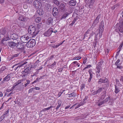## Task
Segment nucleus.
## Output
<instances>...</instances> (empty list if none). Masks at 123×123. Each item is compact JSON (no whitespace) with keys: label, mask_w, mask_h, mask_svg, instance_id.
<instances>
[{"label":"nucleus","mask_w":123,"mask_h":123,"mask_svg":"<svg viewBox=\"0 0 123 123\" xmlns=\"http://www.w3.org/2000/svg\"><path fill=\"white\" fill-rule=\"evenodd\" d=\"M76 2L73 0H71L69 1V4L71 6H74L76 4Z\"/></svg>","instance_id":"nucleus-17"},{"label":"nucleus","mask_w":123,"mask_h":123,"mask_svg":"<svg viewBox=\"0 0 123 123\" xmlns=\"http://www.w3.org/2000/svg\"><path fill=\"white\" fill-rule=\"evenodd\" d=\"M85 86L84 85H82L81 86V89H82L83 88H84Z\"/></svg>","instance_id":"nucleus-64"},{"label":"nucleus","mask_w":123,"mask_h":123,"mask_svg":"<svg viewBox=\"0 0 123 123\" xmlns=\"http://www.w3.org/2000/svg\"><path fill=\"white\" fill-rule=\"evenodd\" d=\"M123 42L121 43L120 46L119 47V49H120L123 46Z\"/></svg>","instance_id":"nucleus-61"},{"label":"nucleus","mask_w":123,"mask_h":123,"mask_svg":"<svg viewBox=\"0 0 123 123\" xmlns=\"http://www.w3.org/2000/svg\"><path fill=\"white\" fill-rule=\"evenodd\" d=\"M5 116L4 115H2L0 117V122L2 121L4 118Z\"/></svg>","instance_id":"nucleus-51"},{"label":"nucleus","mask_w":123,"mask_h":123,"mask_svg":"<svg viewBox=\"0 0 123 123\" xmlns=\"http://www.w3.org/2000/svg\"><path fill=\"white\" fill-rule=\"evenodd\" d=\"M35 67L34 65H32L31 68L28 67L25 69L24 71H23L22 72V77L24 78L27 76L30 73V70L31 68H33Z\"/></svg>","instance_id":"nucleus-2"},{"label":"nucleus","mask_w":123,"mask_h":123,"mask_svg":"<svg viewBox=\"0 0 123 123\" xmlns=\"http://www.w3.org/2000/svg\"><path fill=\"white\" fill-rule=\"evenodd\" d=\"M69 13L67 12H65L62 16V17L61 18V19H63L65 18H66L69 15Z\"/></svg>","instance_id":"nucleus-22"},{"label":"nucleus","mask_w":123,"mask_h":123,"mask_svg":"<svg viewBox=\"0 0 123 123\" xmlns=\"http://www.w3.org/2000/svg\"><path fill=\"white\" fill-rule=\"evenodd\" d=\"M91 66H92L91 65H87V67H86L85 68H84V69H83V70H84L86 68H89L90 67H91Z\"/></svg>","instance_id":"nucleus-53"},{"label":"nucleus","mask_w":123,"mask_h":123,"mask_svg":"<svg viewBox=\"0 0 123 123\" xmlns=\"http://www.w3.org/2000/svg\"><path fill=\"white\" fill-rule=\"evenodd\" d=\"M56 64V62H54V63L51 65V67L52 68Z\"/></svg>","instance_id":"nucleus-59"},{"label":"nucleus","mask_w":123,"mask_h":123,"mask_svg":"<svg viewBox=\"0 0 123 123\" xmlns=\"http://www.w3.org/2000/svg\"><path fill=\"white\" fill-rule=\"evenodd\" d=\"M120 61L119 59H118L115 63V65H118V63L120 62Z\"/></svg>","instance_id":"nucleus-50"},{"label":"nucleus","mask_w":123,"mask_h":123,"mask_svg":"<svg viewBox=\"0 0 123 123\" xmlns=\"http://www.w3.org/2000/svg\"><path fill=\"white\" fill-rule=\"evenodd\" d=\"M98 84L99 82L102 83H106L107 84H108V79L105 78L104 79H102V78H100L98 81Z\"/></svg>","instance_id":"nucleus-12"},{"label":"nucleus","mask_w":123,"mask_h":123,"mask_svg":"<svg viewBox=\"0 0 123 123\" xmlns=\"http://www.w3.org/2000/svg\"><path fill=\"white\" fill-rule=\"evenodd\" d=\"M116 66H117V68H118L120 69H121L122 68V66H121L119 65V64H118V65Z\"/></svg>","instance_id":"nucleus-52"},{"label":"nucleus","mask_w":123,"mask_h":123,"mask_svg":"<svg viewBox=\"0 0 123 123\" xmlns=\"http://www.w3.org/2000/svg\"><path fill=\"white\" fill-rule=\"evenodd\" d=\"M120 80L122 82V83H123V76H121Z\"/></svg>","instance_id":"nucleus-56"},{"label":"nucleus","mask_w":123,"mask_h":123,"mask_svg":"<svg viewBox=\"0 0 123 123\" xmlns=\"http://www.w3.org/2000/svg\"><path fill=\"white\" fill-rule=\"evenodd\" d=\"M10 79V76L9 75H8L4 79L3 81H4L5 80L8 81Z\"/></svg>","instance_id":"nucleus-30"},{"label":"nucleus","mask_w":123,"mask_h":123,"mask_svg":"<svg viewBox=\"0 0 123 123\" xmlns=\"http://www.w3.org/2000/svg\"><path fill=\"white\" fill-rule=\"evenodd\" d=\"M8 44L10 47L13 48L16 47V43L12 42H9L8 43Z\"/></svg>","instance_id":"nucleus-11"},{"label":"nucleus","mask_w":123,"mask_h":123,"mask_svg":"<svg viewBox=\"0 0 123 123\" xmlns=\"http://www.w3.org/2000/svg\"><path fill=\"white\" fill-rule=\"evenodd\" d=\"M6 69V68L5 66H2L1 67V68H0V70L1 71H2V72L3 71H4V70Z\"/></svg>","instance_id":"nucleus-46"},{"label":"nucleus","mask_w":123,"mask_h":123,"mask_svg":"<svg viewBox=\"0 0 123 123\" xmlns=\"http://www.w3.org/2000/svg\"><path fill=\"white\" fill-rule=\"evenodd\" d=\"M20 54V53H18V54H15L14 55H13L12 56V57L13 58L14 57H17Z\"/></svg>","instance_id":"nucleus-39"},{"label":"nucleus","mask_w":123,"mask_h":123,"mask_svg":"<svg viewBox=\"0 0 123 123\" xmlns=\"http://www.w3.org/2000/svg\"><path fill=\"white\" fill-rule=\"evenodd\" d=\"M120 91V90L118 87L116 85H115V92L116 93H117Z\"/></svg>","instance_id":"nucleus-29"},{"label":"nucleus","mask_w":123,"mask_h":123,"mask_svg":"<svg viewBox=\"0 0 123 123\" xmlns=\"http://www.w3.org/2000/svg\"><path fill=\"white\" fill-rule=\"evenodd\" d=\"M53 107V106H50L48 107L47 108H44V109H43L42 110V111H47V110H49V109H50V108H52Z\"/></svg>","instance_id":"nucleus-38"},{"label":"nucleus","mask_w":123,"mask_h":123,"mask_svg":"<svg viewBox=\"0 0 123 123\" xmlns=\"http://www.w3.org/2000/svg\"><path fill=\"white\" fill-rule=\"evenodd\" d=\"M93 91H92L91 92V93L93 95H95L98 94L96 92V91H95L93 92Z\"/></svg>","instance_id":"nucleus-48"},{"label":"nucleus","mask_w":123,"mask_h":123,"mask_svg":"<svg viewBox=\"0 0 123 123\" xmlns=\"http://www.w3.org/2000/svg\"><path fill=\"white\" fill-rule=\"evenodd\" d=\"M97 35H98V34H95V35H94V38L93 39H94V40H95L96 41L97 40Z\"/></svg>","instance_id":"nucleus-49"},{"label":"nucleus","mask_w":123,"mask_h":123,"mask_svg":"<svg viewBox=\"0 0 123 123\" xmlns=\"http://www.w3.org/2000/svg\"><path fill=\"white\" fill-rule=\"evenodd\" d=\"M110 98L109 97L106 98L105 100H103V102L105 103L107 102L108 101Z\"/></svg>","instance_id":"nucleus-42"},{"label":"nucleus","mask_w":123,"mask_h":123,"mask_svg":"<svg viewBox=\"0 0 123 123\" xmlns=\"http://www.w3.org/2000/svg\"><path fill=\"white\" fill-rule=\"evenodd\" d=\"M88 72H89L90 74V77L89 79L88 80V81L89 82H90L91 80V79L92 78L93 72L91 71V70H89Z\"/></svg>","instance_id":"nucleus-19"},{"label":"nucleus","mask_w":123,"mask_h":123,"mask_svg":"<svg viewBox=\"0 0 123 123\" xmlns=\"http://www.w3.org/2000/svg\"><path fill=\"white\" fill-rule=\"evenodd\" d=\"M67 4L63 3H61L59 5L58 7V9L62 12H64L66 10V6Z\"/></svg>","instance_id":"nucleus-7"},{"label":"nucleus","mask_w":123,"mask_h":123,"mask_svg":"<svg viewBox=\"0 0 123 123\" xmlns=\"http://www.w3.org/2000/svg\"><path fill=\"white\" fill-rule=\"evenodd\" d=\"M60 101H59L58 102V105L57 106V107L56 108V110H57L60 107L61 105V103H60Z\"/></svg>","instance_id":"nucleus-43"},{"label":"nucleus","mask_w":123,"mask_h":123,"mask_svg":"<svg viewBox=\"0 0 123 123\" xmlns=\"http://www.w3.org/2000/svg\"><path fill=\"white\" fill-rule=\"evenodd\" d=\"M104 103L103 102V101H101L100 102V103H99L98 104V105L99 106H100L101 105H102V104H104Z\"/></svg>","instance_id":"nucleus-58"},{"label":"nucleus","mask_w":123,"mask_h":123,"mask_svg":"<svg viewBox=\"0 0 123 123\" xmlns=\"http://www.w3.org/2000/svg\"><path fill=\"white\" fill-rule=\"evenodd\" d=\"M19 63H18L17 64H16L15 65H14L13 66H12V68H13L15 70H17V66L19 64Z\"/></svg>","instance_id":"nucleus-32"},{"label":"nucleus","mask_w":123,"mask_h":123,"mask_svg":"<svg viewBox=\"0 0 123 123\" xmlns=\"http://www.w3.org/2000/svg\"><path fill=\"white\" fill-rule=\"evenodd\" d=\"M11 38L13 40H16L18 38V36L15 34H11L10 35Z\"/></svg>","instance_id":"nucleus-15"},{"label":"nucleus","mask_w":123,"mask_h":123,"mask_svg":"<svg viewBox=\"0 0 123 123\" xmlns=\"http://www.w3.org/2000/svg\"><path fill=\"white\" fill-rule=\"evenodd\" d=\"M103 62H99L97 64V66L101 67V66Z\"/></svg>","instance_id":"nucleus-44"},{"label":"nucleus","mask_w":123,"mask_h":123,"mask_svg":"<svg viewBox=\"0 0 123 123\" xmlns=\"http://www.w3.org/2000/svg\"><path fill=\"white\" fill-rule=\"evenodd\" d=\"M101 67H99L97 66L96 69L97 70H96V73L97 77H98L100 76V74H99L100 72Z\"/></svg>","instance_id":"nucleus-14"},{"label":"nucleus","mask_w":123,"mask_h":123,"mask_svg":"<svg viewBox=\"0 0 123 123\" xmlns=\"http://www.w3.org/2000/svg\"><path fill=\"white\" fill-rule=\"evenodd\" d=\"M119 4H117L116 5H114V7H115V8L117 7L118 6H119Z\"/></svg>","instance_id":"nucleus-63"},{"label":"nucleus","mask_w":123,"mask_h":123,"mask_svg":"<svg viewBox=\"0 0 123 123\" xmlns=\"http://www.w3.org/2000/svg\"><path fill=\"white\" fill-rule=\"evenodd\" d=\"M38 28L39 29H41L42 28V25L41 23H40L37 24Z\"/></svg>","instance_id":"nucleus-40"},{"label":"nucleus","mask_w":123,"mask_h":123,"mask_svg":"<svg viewBox=\"0 0 123 123\" xmlns=\"http://www.w3.org/2000/svg\"><path fill=\"white\" fill-rule=\"evenodd\" d=\"M53 15L54 16H56L58 13V10L57 8L56 7H54L53 9Z\"/></svg>","instance_id":"nucleus-13"},{"label":"nucleus","mask_w":123,"mask_h":123,"mask_svg":"<svg viewBox=\"0 0 123 123\" xmlns=\"http://www.w3.org/2000/svg\"><path fill=\"white\" fill-rule=\"evenodd\" d=\"M34 90V88H32L30 89L29 90V93H30L31 92L33 91Z\"/></svg>","instance_id":"nucleus-54"},{"label":"nucleus","mask_w":123,"mask_h":123,"mask_svg":"<svg viewBox=\"0 0 123 123\" xmlns=\"http://www.w3.org/2000/svg\"><path fill=\"white\" fill-rule=\"evenodd\" d=\"M18 20L22 21H23V22H19L18 23V25L20 27H23L25 26V24L24 22L28 20V18H27L25 16H24L20 15L18 18Z\"/></svg>","instance_id":"nucleus-1"},{"label":"nucleus","mask_w":123,"mask_h":123,"mask_svg":"<svg viewBox=\"0 0 123 123\" xmlns=\"http://www.w3.org/2000/svg\"><path fill=\"white\" fill-rule=\"evenodd\" d=\"M77 105V104H74V105H73V106L71 107L70 108H71L72 107H75V108L76 109L78 108L80 106L82 105V104L81 103H80L79 104H78L77 106H75L76 105Z\"/></svg>","instance_id":"nucleus-26"},{"label":"nucleus","mask_w":123,"mask_h":123,"mask_svg":"<svg viewBox=\"0 0 123 123\" xmlns=\"http://www.w3.org/2000/svg\"><path fill=\"white\" fill-rule=\"evenodd\" d=\"M75 94H76L74 92H73L70 94H67V95H71V96H68V97H74L75 96Z\"/></svg>","instance_id":"nucleus-35"},{"label":"nucleus","mask_w":123,"mask_h":123,"mask_svg":"<svg viewBox=\"0 0 123 123\" xmlns=\"http://www.w3.org/2000/svg\"><path fill=\"white\" fill-rule=\"evenodd\" d=\"M6 30L4 29H3L1 30L0 33L4 35L6 33Z\"/></svg>","instance_id":"nucleus-33"},{"label":"nucleus","mask_w":123,"mask_h":123,"mask_svg":"<svg viewBox=\"0 0 123 123\" xmlns=\"http://www.w3.org/2000/svg\"><path fill=\"white\" fill-rule=\"evenodd\" d=\"M51 6V5H50L49 4H47L46 5V8H49Z\"/></svg>","instance_id":"nucleus-57"},{"label":"nucleus","mask_w":123,"mask_h":123,"mask_svg":"<svg viewBox=\"0 0 123 123\" xmlns=\"http://www.w3.org/2000/svg\"><path fill=\"white\" fill-rule=\"evenodd\" d=\"M34 7L37 9H39L42 6L41 2L38 0L35 1L33 3Z\"/></svg>","instance_id":"nucleus-6"},{"label":"nucleus","mask_w":123,"mask_h":123,"mask_svg":"<svg viewBox=\"0 0 123 123\" xmlns=\"http://www.w3.org/2000/svg\"><path fill=\"white\" fill-rule=\"evenodd\" d=\"M53 19L52 18H49L47 21V23L48 25H52L53 23Z\"/></svg>","instance_id":"nucleus-16"},{"label":"nucleus","mask_w":123,"mask_h":123,"mask_svg":"<svg viewBox=\"0 0 123 123\" xmlns=\"http://www.w3.org/2000/svg\"><path fill=\"white\" fill-rule=\"evenodd\" d=\"M118 29L120 32H123V26L122 25H120L118 27Z\"/></svg>","instance_id":"nucleus-28"},{"label":"nucleus","mask_w":123,"mask_h":123,"mask_svg":"<svg viewBox=\"0 0 123 123\" xmlns=\"http://www.w3.org/2000/svg\"><path fill=\"white\" fill-rule=\"evenodd\" d=\"M37 13L39 15H41L43 14L44 12L42 9H40L37 11Z\"/></svg>","instance_id":"nucleus-27"},{"label":"nucleus","mask_w":123,"mask_h":123,"mask_svg":"<svg viewBox=\"0 0 123 123\" xmlns=\"http://www.w3.org/2000/svg\"><path fill=\"white\" fill-rule=\"evenodd\" d=\"M95 0H91L90 3L91 5L92 4L95 2Z\"/></svg>","instance_id":"nucleus-62"},{"label":"nucleus","mask_w":123,"mask_h":123,"mask_svg":"<svg viewBox=\"0 0 123 123\" xmlns=\"http://www.w3.org/2000/svg\"><path fill=\"white\" fill-rule=\"evenodd\" d=\"M104 24L103 21H102L99 25V36L100 37H101L102 33L104 30Z\"/></svg>","instance_id":"nucleus-5"},{"label":"nucleus","mask_w":123,"mask_h":123,"mask_svg":"<svg viewBox=\"0 0 123 123\" xmlns=\"http://www.w3.org/2000/svg\"><path fill=\"white\" fill-rule=\"evenodd\" d=\"M53 32V28L51 27L46 32H44L43 35L45 36L49 37L51 35Z\"/></svg>","instance_id":"nucleus-8"},{"label":"nucleus","mask_w":123,"mask_h":123,"mask_svg":"<svg viewBox=\"0 0 123 123\" xmlns=\"http://www.w3.org/2000/svg\"><path fill=\"white\" fill-rule=\"evenodd\" d=\"M27 82L25 84V86L26 87L30 83V81L29 80H26Z\"/></svg>","instance_id":"nucleus-45"},{"label":"nucleus","mask_w":123,"mask_h":123,"mask_svg":"<svg viewBox=\"0 0 123 123\" xmlns=\"http://www.w3.org/2000/svg\"><path fill=\"white\" fill-rule=\"evenodd\" d=\"M35 44L36 42L35 39H30V40L28 41L26 45L28 48H32L35 45Z\"/></svg>","instance_id":"nucleus-4"},{"label":"nucleus","mask_w":123,"mask_h":123,"mask_svg":"<svg viewBox=\"0 0 123 123\" xmlns=\"http://www.w3.org/2000/svg\"><path fill=\"white\" fill-rule=\"evenodd\" d=\"M30 38L28 36H24L21 37L20 38L21 41L23 43H26L30 40Z\"/></svg>","instance_id":"nucleus-10"},{"label":"nucleus","mask_w":123,"mask_h":123,"mask_svg":"<svg viewBox=\"0 0 123 123\" xmlns=\"http://www.w3.org/2000/svg\"><path fill=\"white\" fill-rule=\"evenodd\" d=\"M104 89V88L99 87L98 89L96 90V92L97 93H100L102 91V90Z\"/></svg>","instance_id":"nucleus-31"},{"label":"nucleus","mask_w":123,"mask_h":123,"mask_svg":"<svg viewBox=\"0 0 123 123\" xmlns=\"http://www.w3.org/2000/svg\"><path fill=\"white\" fill-rule=\"evenodd\" d=\"M94 35H95V34L94 32H92V33L90 34V36L88 38H86V39L87 40L89 39L90 38H91L92 39L94 38Z\"/></svg>","instance_id":"nucleus-20"},{"label":"nucleus","mask_w":123,"mask_h":123,"mask_svg":"<svg viewBox=\"0 0 123 123\" xmlns=\"http://www.w3.org/2000/svg\"><path fill=\"white\" fill-rule=\"evenodd\" d=\"M81 58V57H80L78 56L77 57H75L73 58V59L74 60H79Z\"/></svg>","instance_id":"nucleus-47"},{"label":"nucleus","mask_w":123,"mask_h":123,"mask_svg":"<svg viewBox=\"0 0 123 123\" xmlns=\"http://www.w3.org/2000/svg\"><path fill=\"white\" fill-rule=\"evenodd\" d=\"M62 44V43H61L60 44L58 43L56 45H52V46L51 47H52L53 48H56L57 47H58L60 45Z\"/></svg>","instance_id":"nucleus-36"},{"label":"nucleus","mask_w":123,"mask_h":123,"mask_svg":"<svg viewBox=\"0 0 123 123\" xmlns=\"http://www.w3.org/2000/svg\"><path fill=\"white\" fill-rule=\"evenodd\" d=\"M26 2L29 3H31L32 2V0H26Z\"/></svg>","instance_id":"nucleus-55"},{"label":"nucleus","mask_w":123,"mask_h":123,"mask_svg":"<svg viewBox=\"0 0 123 123\" xmlns=\"http://www.w3.org/2000/svg\"><path fill=\"white\" fill-rule=\"evenodd\" d=\"M91 31H90L88 30L86 32V33L84 35V37L83 38L84 39H85L86 40H87L86 39V38H88V36L89 35V34L90 33Z\"/></svg>","instance_id":"nucleus-18"},{"label":"nucleus","mask_w":123,"mask_h":123,"mask_svg":"<svg viewBox=\"0 0 123 123\" xmlns=\"http://www.w3.org/2000/svg\"><path fill=\"white\" fill-rule=\"evenodd\" d=\"M28 32L33 37L36 36L38 33V31H36L35 27L32 26H31L29 27Z\"/></svg>","instance_id":"nucleus-3"},{"label":"nucleus","mask_w":123,"mask_h":123,"mask_svg":"<svg viewBox=\"0 0 123 123\" xmlns=\"http://www.w3.org/2000/svg\"><path fill=\"white\" fill-rule=\"evenodd\" d=\"M52 2L57 6H59L60 5V2L57 0H54Z\"/></svg>","instance_id":"nucleus-25"},{"label":"nucleus","mask_w":123,"mask_h":123,"mask_svg":"<svg viewBox=\"0 0 123 123\" xmlns=\"http://www.w3.org/2000/svg\"><path fill=\"white\" fill-rule=\"evenodd\" d=\"M9 38L8 37H7L6 38H4L1 41V43H3L5 41H7L9 39Z\"/></svg>","instance_id":"nucleus-41"},{"label":"nucleus","mask_w":123,"mask_h":123,"mask_svg":"<svg viewBox=\"0 0 123 123\" xmlns=\"http://www.w3.org/2000/svg\"><path fill=\"white\" fill-rule=\"evenodd\" d=\"M16 47L18 49H20L21 50H23L24 49V45L21 43L18 42L16 43Z\"/></svg>","instance_id":"nucleus-9"},{"label":"nucleus","mask_w":123,"mask_h":123,"mask_svg":"<svg viewBox=\"0 0 123 123\" xmlns=\"http://www.w3.org/2000/svg\"><path fill=\"white\" fill-rule=\"evenodd\" d=\"M35 21L37 22H39L41 21V18L40 17L37 18L35 19Z\"/></svg>","instance_id":"nucleus-37"},{"label":"nucleus","mask_w":123,"mask_h":123,"mask_svg":"<svg viewBox=\"0 0 123 123\" xmlns=\"http://www.w3.org/2000/svg\"><path fill=\"white\" fill-rule=\"evenodd\" d=\"M27 63V62H24L22 64H21L20 65L19 64L18 65V66H17V70H19V68L20 67H22L25 64H26Z\"/></svg>","instance_id":"nucleus-23"},{"label":"nucleus","mask_w":123,"mask_h":123,"mask_svg":"<svg viewBox=\"0 0 123 123\" xmlns=\"http://www.w3.org/2000/svg\"><path fill=\"white\" fill-rule=\"evenodd\" d=\"M24 79H23L21 80H19L17 82L16 84H15L17 86L19 84L21 83V82L23 81Z\"/></svg>","instance_id":"nucleus-34"},{"label":"nucleus","mask_w":123,"mask_h":123,"mask_svg":"<svg viewBox=\"0 0 123 123\" xmlns=\"http://www.w3.org/2000/svg\"><path fill=\"white\" fill-rule=\"evenodd\" d=\"M79 17L78 16H76V17L74 18V19L73 21L72 22V23L70 24L69 25L70 26H72L73 24H74L76 21L78 19Z\"/></svg>","instance_id":"nucleus-24"},{"label":"nucleus","mask_w":123,"mask_h":123,"mask_svg":"<svg viewBox=\"0 0 123 123\" xmlns=\"http://www.w3.org/2000/svg\"><path fill=\"white\" fill-rule=\"evenodd\" d=\"M9 111L8 110L6 111L4 113V114L3 115L4 116V115H7Z\"/></svg>","instance_id":"nucleus-60"},{"label":"nucleus","mask_w":123,"mask_h":123,"mask_svg":"<svg viewBox=\"0 0 123 123\" xmlns=\"http://www.w3.org/2000/svg\"><path fill=\"white\" fill-rule=\"evenodd\" d=\"M100 17V15H98L94 22L93 24L96 25L99 22V20Z\"/></svg>","instance_id":"nucleus-21"}]
</instances>
